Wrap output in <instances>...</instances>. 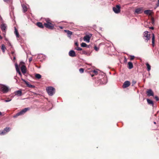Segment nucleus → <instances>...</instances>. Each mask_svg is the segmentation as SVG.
I'll list each match as a JSON object with an SVG mask.
<instances>
[{
	"label": "nucleus",
	"instance_id": "dca6fc26",
	"mask_svg": "<svg viewBox=\"0 0 159 159\" xmlns=\"http://www.w3.org/2000/svg\"><path fill=\"white\" fill-rule=\"evenodd\" d=\"M37 26L41 28H44V25H43L42 23L40 22H38L37 23Z\"/></svg>",
	"mask_w": 159,
	"mask_h": 159
},
{
	"label": "nucleus",
	"instance_id": "603ef678",
	"mask_svg": "<svg viewBox=\"0 0 159 159\" xmlns=\"http://www.w3.org/2000/svg\"><path fill=\"white\" fill-rule=\"evenodd\" d=\"M154 123L155 124H156V122H154Z\"/></svg>",
	"mask_w": 159,
	"mask_h": 159
},
{
	"label": "nucleus",
	"instance_id": "49530a36",
	"mask_svg": "<svg viewBox=\"0 0 159 159\" xmlns=\"http://www.w3.org/2000/svg\"><path fill=\"white\" fill-rule=\"evenodd\" d=\"M159 5V0H158V3L157 4V7H158Z\"/></svg>",
	"mask_w": 159,
	"mask_h": 159
},
{
	"label": "nucleus",
	"instance_id": "72a5a7b5",
	"mask_svg": "<svg viewBox=\"0 0 159 159\" xmlns=\"http://www.w3.org/2000/svg\"><path fill=\"white\" fill-rule=\"evenodd\" d=\"M94 49L97 51H98L99 50V48H98L97 46H95L94 47Z\"/></svg>",
	"mask_w": 159,
	"mask_h": 159
},
{
	"label": "nucleus",
	"instance_id": "f8f14e48",
	"mask_svg": "<svg viewBox=\"0 0 159 159\" xmlns=\"http://www.w3.org/2000/svg\"><path fill=\"white\" fill-rule=\"evenodd\" d=\"M1 29L2 31L4 32L5 33L7 29L6 24L4 23L1 24Z\"/></svg>",
	"mask_w": 159,
	"mask_h": 159
},
{
	"label": "nucleus",
	"instance_id": "c85d7f7f",
	"mask_svg": "<svg viewBox=\"0 0 159 159\" xmlns=\"http://www.w3.org/2000/svg\"><path fill=\"white\" fill-rule=\"evenodd\" d=\"M6 133V132H5L4 130H2L0 131V135H2L5 134Z\"/></svg>",
	"mask_w": 159,
	"mask_h": 159
},
{
	"label": "nucleus",
	"instance_id": "3c124183",
	"mask_svg": "<svg viewBox=\"0 0 159 159\" xmlns=\"http://www.w3.org/2000/svg\"><path fill=\"white\" fill-rule=\"evenodd\" d=\"M2 115V113L0 111V115Z\"/></svg>",
	"mask_w": 159,
	"mask_h": 159
},
{
	"label": "nucleus",
	"instance_id": "a18cd8bd",
	"mask_svg": "<svg viewBox=\"0 0 159 159\" xmlns=\"http://www.w3.org/2000/svg\"><path fill=\"white\" fill-rule=\"evenodd\" d=\"M11 54H12L13 55V54H14V52H13V51L11 52Z\"/></svg>",
	"mask_w": 159,
	"mask_h": 159
},
{
	"label": "nucleus",
	"instance_id": "09e8293b",
	"mask_svg": "<svg viewBox=\"0 0 159 159\" xmlns=\"http://www.w3.org/2000/svg\"><path fill=\"white\" fill-rule=\"evenodd\" d=\"M2 39V37L0 35V39Z\"/></svg>",
	"mask_w": 159,
	"mask_h": 159
},
{
	"label": "nucleus",
	"instance_id": "a878e982",
	"mask_svg": "<svg viewBox=\"0 0 159 159\" xmlns=\"http://www.w3.org/2000/svg\"><path fill=\"white\" fill-rule=\"evenodd\" d=\"M11 129L9 127H6L4 129V130L6 132V133L9 131Z\"/></svg>",
	"mask_w": 159,
	"mask_h": 159
},
{
	"label": "nucleus",
	"instance_id": "c9c22d12",
	"mask_svg": "<svg viewBox=\"0 0 159 159\" xmlns=\"http://www.w3.org/2000/svg\"><path fill=\"white\" fill-rule=\"evenodd\" d=\"M130 60H133L135 57L134 56H130Z\"/></svg>",
	"mask_w": 159,
	"mask_h": 159
},
{
	"label": "nucleus",
	"instance_id": "5701e85b",
	"mask_svg": "<svg viewBox=\"0 0 159 159\" xmlns=\"http://www.w3.org/2000/svg\"><path fill=\"white\" fill-rule=\"evenodd\" d=\"M147 102L149 104H152V106H153L154 103L152 101L150 100V99H147Z\"/></svg>",
	"mask_w": 159,
	"mask_h": 159
},
{
	"label": "nucleus",
	"instance_id": "a19ab883",
	"mask_svg": "<svg viewBox=\"0 0 159 159\" xmlns=\"http://www.w3.org/2000/svg\"><path fill=\"white\" fill-rule=\"evenodd\" d=\"M75 45L77 46V47H78L79 46V44L77 42H76L75 43Z\"/></svg>",
	"mask_w": 159,
	"mask_h": 159
},
{
	"label": "nucleus",
	"instance_id": "aec40b11",
	"mask_svg": "<svg viewBox=\"0 0 159 159\" xmlns=\"http://www.w3.org/2000/svg\"><path fill=\"white\" fill-rule=\"evenodd\" d=\"M144 14L147 15H151V10H145L144 11Z\"/></svg>",
	"mask_w": 159,
	"mask_h": 159
},
{
	"label": "nucleus",
	"instance_id": "37998d69",
	"mask_svg": "<svg viewBox=\"0 0 159 159\" xmlns=\"http://www.w3.org/2000/svg\"><path fill=\"white\" fill-rule=\"evenodd\" d=\"M18 73H19V74L20 75H21V72H20V71H19V72H18Z\"/></svg>",
	"mask_w": 159,
	"mask_h": 159
},
{
	"label": "nucleus",
	"instance_id": "2f4dec72",
	"mask_svg": "<svg viewBox=\"0 0 159 159\" xmlns=\"http://www.w3.org/2000/svg\"><path fill=\"white\" fill-rule=\"evenodd\" d=\"M81 54H87V52L84 50H83L81 52Z\"/></svg>",
	"mask_w": 159,
	"mask_h": 159
},
{
	"label": "nucleus",
	"instance_id": "c756f323",
	"mask_svg": "<svg viewBox=\"0 0 159 159\" xmlns=\"http://www.w3.org/2000/svg\"><path fill=\"white\" fill-rule=\"evenodd\" d=\"M15 67H16V71L17 72H19V71H20L19 69V68L18 67V65L16 64H15Z\"/></svg>",
	"mask_w": 159,
	"mask_h": 159
},
{
	"label": "nucleus",
	"instance_id": "9d476101",
	"mask_svg": "<svg viewBox=\"0 0 159 159\" xmlns=\"http://www.w3.org/2000/svg\"><path fill=\"white\" fill-rule=\"evenodd\" d=\"M130 85V82L128 81H125L122 87L123 88H125L129 86Z\"/></svg>",
	"mask_w": 159,
	"mask_h": 159
},
{
	"label": "nucleus",
	"instance_id": "b1692460",
	"mask_svg": "<svg viewBox=\"0 0 159 159\" xmlns=\"http://www.w3.org/2000/svg\"><path fill=\"white\" fill-rule=\"evenodd\" d=\"M146 65L147 66L148 70V71H150V70H151V66L148 63H146Z\"/></svg>",
	"mask_w": 159,
	"mask_h": 159
},
{
	"label": "nucleus",
	"instance_id": "de8ad7c7",
	"mask_svg": "<svg viewBox=\"0 0 159 159\" xmlns=\"http://www.w3.org/2000/svg\"><path fill=\"white\" fill-rule=\"evenodd\" d=\"M5 2H7V1H8L9 0H3Z\"/></svg>",
	"mask_w": 159,
	"mask_h": 159
},
{
	"label": "nucleus",
	"instance_id": "6ab92c4d",
	"mask_svg": "<svg viewBox=\"0 0 159 159\" xmlns=\"http://www.w3.org/2000/svg\"><path fill=\"white\" fill-rule=\"evenodd\" d=\"M14 34H16V37L17 38H18L20 37V35L19 34L18 31L16 28L15 27V31Z\"/></svg>",
	"mask_w": 159,
	"mask_h": 159
},
{
	"label": "nucleus",
	"instance_id": "7ed1b4c3",
	"mask_svg": "<svg viewBox=\"0 0 159 159\" xmlns=\"http://www.w3.org/2000/svg\"><path fill=\"white\" fill-rule=\"evenodd\" d=\"M0 87V91L4 93H7L9 90L8 87L3 84L1 85Z\"/></svg>",
	"mask_w": 159,
	"mask_h": 159
},
{
	"label": "nucleus",
	"instance_id": "f257e3e1",
	"mask_svg": "<svg viewBox=\"0 0 159 159\" xmlns=\"http://www.w3.org/2000/svg\"><path fill=\"white\" fill-rule=\"evenodd\" d=\"M46 23H44V25L46 28L50 30H53L54 28V25L52 24V21L49 19L46 20Z\"/></svg>",
	"mask_w": 159,
	"mask_h": 159
},
{
	"label": "nucleus",
	"instance_id": "f3484780",
	"mask_svg": "<svg viewBox=\"0 0 159 159\" xmlns=\"http://www.w3.org/2000/svg\"><path fill=\"white\" fill-rule=\"evenodd\" d=\"M152 45L153 47L154 46V42H155V35L153 33L152 34Z\"/></svg>",
	"mask_w": 159,
	"mask_h": 159
},
{
	"label": "nucleus",
	"instance_id": "8fccbe9b",
	"mask_svg": "<svg viewBox=\"0 0 159 159\" xmlns=\"http://www.w3.org/2000/svg\"><path fill=\"white\" fill-rule=\"evenodd\" d=\"M94 76V75H91V76L92 77H93Z\"/></svg>",
	"mask_w": 159,
	"mask_h": 159
},
{
	"label": "nucleus",
	"instance_id": "bb28decb",
	"mask_svg": "<svg viewBox=\"0 0 159 159\" xmlns=\"http://www.w3.org/2000/svg\"><path fill=\"white\" fill-rule=\"evenodd\" d=\"M35 77L38 79H39L41 78V75L39 74H37L35 75Z\"/></svg>",
	"mask_w": 159,
	"mask_h": 159
},
{
	"label": "nucleus",
	"instance_id": "0eeeda50",
	"mask_svg": "<svg viewBox=\"0 0 159 159\" xmlns=\"http://www.w3.org/2000/svg\"><path fill=\"white\" fill-rule=\"evenodd\" d=\"M120 7L119 5H116L115 7L113 8V11L116 13H118L120 11Z\"/></svg>",
	"mask_w": 159,
	"mask_h": 159
},
{
	"label": "nucleus",
	"instance_id": "6e6552de",
	"mask_svg": "<svg viewBox=\"0 0 159 159\" xmlns=\"http://www.w3.org/2000/svg\"><path fill=\"white\" fill-rule=\"evenodd\" d=\"M92 36V34H91L86 35L84 38V40L87 42H89L91 37Z\"/></svg>",
	"mask_w": 159,
	"mask_h": 159
},
{
	"label": "nucleus",
	"instance_id": "a211bd4d",
	"mask_svg": "<svg viewBox=\"0 0 159 159\" xmlns=\"http://www.w3.org/2000/svg\"><path fill=\"white\" fill-rule=\"evenodd\" d=\"M64 31L67 33L68 37H70L72 34V32L69 30H65Z\"/></svg>",
	"mask_w": 159,
	"mask_h": 159
},
{
	"label": "nucleus",
	"instance_id": "412c9836",
	"mask_svg": "<svg viewBox=\"0 0 159 159\" xmlns=\"http://www.w3.org/2000/svg\"><path fill=\"white\" fill-rule=\"evenodd\" d=\"M128 67L129 69H131L132 68H133V63H132V62H128Z\"/></svg>",
	"mask_w": 159,
	"mask_h": 159
},
{
	"label": "nucleus",
	"instance_id": "7c9ffc66",
	"mask_svg": "<svg viewBox=\"0 0 159 159\" xmlns=\"http://www.w3.org/2000/svg\"><path fill=\"white\" fill-rule=\"evenodd\" d=\"M84 69L83 68H81L79 69V71L81 73H82L84 72Z\"/></svg>",
	"mask_w": 159,
	"mask_h": 159
},
{
	"label": "nucleus",
	"instance_id": "4468645a",
	"mask_svg": "<svg viewBox=\"0 0 159 159\" xmlns=\"http://www.w3.org/2000/svg\"><path fill=\"white\" fill-rule=\"evenodd\" d=\"M143 10L142 8H139L136 9L135 10V12L137 14H140L143 12Z\"/></svg>",
	"mask_w": 159,
	"mask_h": 159
},
{
	"label": "nucleus",
	"instance_id": "e433bc0d",
	"mask_svg": "<svg viewBox=\"0 0 159 159\" xmlns=\"http://www.w3.org/2000/svg\"><path fill=\"white\" fill-rule=\"evenodd\" d=\"M155 98L157 101H159V98H158L157 96H155Z\"/></svg>",
	"mask_w": 159,
	"mask_h": 159
},
{
	"label": "nucleus",
	"instance_id": "2eb2a0df",
	"mask_svg": "<svg viewBox=\"0 0 159 159\" xmlns=\"http://www.w3.org/2000/svg\"><path fill=\"white\" fill-rule=\"evenodd\" d=\"M22 92L21 90H18L17 91H15L14 93L16 95H17L18 96H21L22 95Z\"/></svg>",
	"mask_w": 159,
	"mask_h": 159
},
{
	"label": "nucleus",
	"instance_id": "864d4df0",
	"mask_svg": "<svg viewBox=\"0 0 159 159\" xmlns=\"http://www.w3.org/2000/svg\"><path fill=\"white\" fill-rule=\"evenodd\" d=\"M13 58H14V59L15 60L16 59V57H14Z\"/></svg>",
	"mask_w": 159,
	"mask_h": 159
},
{
	"label": "nucleus",
	"instance_id": "473e14b6",
	"mask_svg": "<svg viewBox=\"0 0 159 159\" xmlns=\"http://www.w3.org/2000/svg\"><path fill=\"white\" fill-rule=\"evenodd\" d=\"M136 81L135 80H133L132 81V86H133L134 84H135L136 83Z\"/></svg>",
	"mask_w": 159,
	"mask_h": 159
},
{
	"label": "nucleus",
	"instance_id": "20e7f679",
	"mask_svg": "<svg viewBox=\"0 0 159 159\" xmlns=\"http://www.w3.org/2000/svg\"><path fill=\"white\" fill-rule=\"evenodd\" d=\"M30 109V108L29 107L25 108L24 109H22L19 112L17 113L16 114V115L14 116V117H16L18 116L23 115L24 114L28 111Z\"/></svg>",
	"mask_w": 159,
	"mask_h": 159
},
{
	"label": "nucleus",
	"instance_id": "423d86ee",
	"mask_svg": "<svg viewBox=\"0 0 159 159\" xmlns=\"http://www.w3.org/2000/svg\"><path fill=\"white\" fill-rule=\"evenodd\" d=\"M148 32L147 31H145L143 34V38L148 41L150 39V34H148Z\"/></svg>",
	"mask_w": 159,
	"mask_h": 159
},
{
	"label": "nucleus",
	"instance_id": "cd10ccee",
	"mask_svg": "<svg viewBox=\"0 0 159 159\" xmlns=\"http://www.w3.org/2000/svg\"><path fill=\"white\" fill-rule=\"evenodd\" d=\"M81 47H89V46H87V44L86 43H82L81 44Z\"/></svg>",
	"mask_w": 159,
	"mask_h": 159
},
{
	"label": "nucleus",
	"instance_id": "4c0bfd02",
	"mask_svg": "<svg viewBox=\"0 0 159 159\" xmlns=\"http://www.w3.org/2000/svg\"><path fill=\"white\" fill-rule=\"evenodd\" d=\"M92 72L93 73H94L96 75L97 74L98 72L97 71L95 70H93Z\"/></svg>",
	"mask_w": 159,
	"mask_h": 159
},
{
	"label": "nucleus",
	"instance_id": "393cba45",
	"mask_svg": "<svg viewBox=\"0 0 159 159\" xmlns=\"http://www.w3.org/2000/svg\"><path fill=\"white\" fill-rule=\"evenodd\" d=\"M6 49V48L4 44H2L1 45V49L3 53L5 52V50Z\"/></svg>",
	"mask_w": 159,
	"mask_h": 159
},
{
	"label": "nucleus",
	"instance_id": "79ce46f5",
	"mask_svg": "<svg viewBox=\"0 0 159 159\" xmlns=\"http://www.w3.org/2000/svg\"><path fill=\"white\" fill-rule=\"evenodd\" d=\"M149 28L150 29H151L152 30H153L154 29V28L153 27H149Z\"/></svg>",
	"mask_w": 159,
	"mask_h": 159
},
{
	"label": "nucleus",
	"instance_id": "58836bf2",
	"mask_svg": "<svg viewBox=\"0 0 159 159\" xmlns=\"http://www.w3.org/2000/svg\"><path fill=\"white\" fill-rule=\"evenodd\" d=\"M11 100V99H7L5 100L4 101L5 102H7L10 101Z\"/></svg>",
	"mask_w": 159,
	"mask_h": 159
},
{
	"label": "nucleus",
	"instance_id": "4be33fe9",
	"mask_svg": "<svg viewBox=\"0 0 159 159\" xmlns=\"http://www.w3.org/2000/svg\"><path fill=\"white\" fill-rule=\"evenodd\" d=\"M22 6L23 8L24 12H26L27 10V8L26 6L24 4L22 5Z\"/></svg>",
	"mask_w": 159,
	"mask_h": 159
},
{
	"label": "nucleus",
	"instance_id": "1a4fd4ad",
	"mask_svg": "<svg viewBox=\"0 0 159 159\" xmlns=\"http://www.w3.org/2000/svg\"><path fill=\"white\" fill-rule=\"evenodd\" d=\"M146 94L147 96L149 97L154 96V93L151 89H148L146 91Z\"/></svg>",
	"mask_w": 159,
	"mask_h": 159
},
{
	"label": "nucleus",
	"instance_id": "39448f33",
	"mask_svg": "<svg viewBox=\"0 0 159 159\" xmlns=\"http://www.w3.org/2000/svg\"><path fill=\"white\" fill-rule=\"evenodd\" d=\"M24 64L25 63L22 61L20 62L19 64L20 66H21V70L23 74H25L26 72V68Z\"/></svg>",
	"mask_w": 159,
	"mask_h": 159
},
{
	"label": "nucleus",
	"instance_id": "f03ea898",
	"mask_svg": "<svg viewBox=\"0 0 159 159\" xmlns=\"http://www.w3.org/2000/svg\"><path fill=\"white\" fill-rule=\"evenodd\" d=\"M46 90L50 96H52L55 93V89L53 87L50 86L46 88Z\"/></svg>",
	"mask_w": 159,
	"mask_h": 159
},
{
	"label": "nucleus",
	"instance_id": "ea45409f",
	"mask_svg": "<svg viewBox=\"0 0 159 159\" xmlns=\"http://www.w3.org/2000/svg\"><path fill=\"white\" fill-rule=\"evenodd\" d=\"M8 44L9 46H10L11 48H12V45H11V44L10 43V42H8Z\"/></svg>",
	"mask_w": 159,
	"mask_h": 159
},
{
	"label": "nucleus",
	"instance_id": "ddd939ff",
	"mask_svg": "<svg viewBox=\"0 0 159 159\" xmlns=\"http://www.w3.org/2000/svg\"><path fill=\"white\" fill-rule=\"evenodd\" d=\"M69 55L71 57H75L76 56V55L75 52L73 50H71L69 52Z\"/></svg>",
	"mask_w": 159,
	"mask_h": 159
},
{
	"label": "nucleus",
	"instance_id": "9b49d317",
	"mask_svg": "<svg viewBox=\"0 0 159 159\" xmlns=\"http://www.w3.org/2000/svg\"><path fill=\"white\" fill-rule=\"evenodd\" d=\"M22 80L25 83L27 87L31 88H34L35 87V86L34 85H31V84H30L29 82H27L25 80L22 79Z\"/></svg>",
	"mask_w": 159,
	"mask_h": 159
},
{
	"label": "nucleus",
	"instance_id": "c03bdc74",
	"mask_svg": "<svg viewBox=\"0 0 159 159\" xmlns=\"http://www.w3.org/2000/svg\"><path fill=\"white\" fill-rule=\"evenodd\" d=\"M32 60V58H30L29 59V61L30 62Z\"/></svg>",
	"mask_w": 159,
	"mask_h": 159
},
{
	"label": "nucleus",
	"instance_id": "f704fd0d",
	"mask_svg": "<svg viewBox=\"0 0 159 159\" xmlns=\"http://www.w3.org/2000/svg\"><path fill=\"white\" fill-rule=\"evenodd\" d=\"M75 49L77 50H78V51H80V50H82V49L81 48L78 47V46L76 48H75Z\"/></svg>",
	"mask_w": 159,
	"mask_h": 159
}]
</instances>
